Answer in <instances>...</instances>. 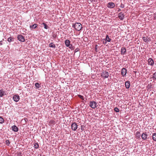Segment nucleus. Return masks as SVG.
I'll use <instances>...</instances> for the list:
<instances>
[{"label": "nucleus", "instance_id": "obj_35", "mask_svg": "<svg viewBox=\"0 0 156 156\" xmlns=\"http://www.w3.org/2000/svg\"><path fill=\"white\" fill-rule=\"evenodd\" d=\"M88 0L90 2V3H91L93 1L95 2H96L97 0Z\"/></svg>", "mask_w": 156, "mask_h": 156}, {"label": "nucleus", "instance_id": "obj_7", "mask_svg": "<svg viewBox=\"0 0 156 156\" xmlns=\"http://www.w3.org/2000/svg\"><path fill=\"white\" fill-rule=\"evenodd\" d=\"M127 73V70L125 68H123L122 69L121 74L122 75L124 76H126Z\"/></svg>", "mask_w": 156, "mask_h": 156}, {"label": "nucleus", "instance_id": "obj_14", "mask_svg": "<svg viewBox=\"0 0 156 156\" xmlns=\"http://www.w3.org/2000/svg\"><path fill=\"white\" fill-rule=\"evenodd\" d=\"M125 87L126 89H129L130 86V83L129 81H127L125 82Z\"/></svg>", "mask_w": 156, "mask_h": 156}, {"label": "nucleus", "instance_id": "obj_21", "mask_svg": "<svg viewBox=\"0 0 156 156\" xmlns=\"http://www.w3.org/2000/svg\"><path fill=\"white\" fill-rule=\"evenodd\" d=\"M142 38L143 41L147 43L149 42V41L147 37H143Z\"/></svg>", "mask_w": 156, "mask_h": 156}, {"label": "nucleus", "instance_id": "obj_28", "mask_svg": "<svg viewBox=\"0 0 156 156\" xmlns=\"http://www.w3.org/2000/svg\"><path fill=\"white\" fill-rule=\"evenodd\" d=\"M4 122V119L1 116H0V123L2 124Z\"/></svg>", "mask_w": 156, "mask_h": 156}, {"label": "nucleus", "instance_id": "obj_19", "mask_svg": "<svg viewBox=\"0 0 156 156\" xmlns=\"http://www.w3.org/2000/svg\"><path fill=\"white\" fill-rule=\"evenodd\" d=\"M49 47L53 48H55L56 47L55 45L53 43V42H51L49 44Z\"/></svg>", "mask_w": 156, "mask_h": 156}, {"label": "nucleus", "instance_id": "obj_38", "mask_svg": "<svg viewBox=\"0 0 156 156\" xmlns=\"http://www.w3.org/2000/svg\"><path fill=\"white\" fill-rule=\"evenodd\" d=\"M107 41H105V42H104V41H103V43L104 44H106L107 43Z\"/></svg>", "mask_w": 156, "mask_h": 156}, {"label": "nucleus", "instance_id": "obj_23", "mask_svg": "<svg viewBox=\"0 0 156 156\" xmlns=\"http://www.w3.org/2000/svg\"><path fill=\"white\" fill-rule=\"evenodd\" d=\"M152 139L156 141V133H154L153 134Z\"/></svg>", "mask_w": 156, "mask_h": 156}, {"label": "nucleus", "instance_id": "obj_34", "mask_svg": "<svg viewBox=\"0 0 156 156\" xmlns=\"http://www.w3.org/2000/svg\"><path fill=\"white\" fill-rule=\"evenodd\" d=\"M98 45H96L95 47V51L97 52L98 51Z\"/></svg>", "mask_w": 156, "mask_h": 156}, {"label": "nucleus", "instance_id": "obj_15", "mask_svg": "<svg viewBox=\"0 0 156 156\" xmlns=\"http://www.w3.org/2000/svg\"><path fill=\"white\" fill-rule=\"evenodd\" d=\"M70 41L69 40H66L65 41V44L67 47H69L70 45Z\"/></svg>", "mask_w": 156, "mask_h": 156}, {"label": "nucleus", "instance_id": "obj_30", "mask_svg": "<svg viewBox=\"0 0 156 156\" xmlns=\"http://www.w3.org/2000/svg\"><path fill=\"white\" fill-rule=\"evenodd\" d=\"M78 97L80 98L81 99H82L83 101H84V98H83V96L81 95H78Z\"/></svg>", "mask_w": 156, "mask_h": 156}, {"label": "nucleus", "instance_id": "obj_39", "mask_svg": "<svg viewBox=\"0 0 156 156\" xmlns=\"http://www.w3.org/2000/svg\"><path fill=\"white\" fill-rule=\"evenodd\" d=\"M2 41H0V45H2Z\"/></svg>", "mask_w": 156, "mask_h": 156}, {"label": "nucleus", "instance_id": "obj_25", "mask_svg": "<svg viewBox=\"0 0 156 156\" xmlns=\"http://www.w3.org/2000/svg\"><path fill=\"white\" fill-rule=\"evenodd\" d=\"M42 25H43L44 26V27L45 29H47L48 28V27L47 26V25L44 23H43L42 24Z\"/></svg>", "mask_w": 156, "mask_h": 156}, {"label": "nucleus", "instance_id": "obj_16", "mask_svg": "<svg viewBox=\"0 0 156 156\" xmlns=\"http://www.w3.org/2000/svg\"><path fill=\"white\" fill-rule=\"evenodd\" d=\"M37 26V24L36 23H35L33 25H30V28L32 29H34L36 28Z\"/></svg>", "mask_w": 156, "mask_h": 156}, {"label": "nucleus", "instance_id": "obj_9", "mask_svg": "<svg viewBox=\"0 0 156 156\" xmlns=\"http://www.w3.org/2000/svg\"><path fill=\"white\" fill-rule=\"evenodd\" d=\"M115 6V4L113 2H109L108 3L107 5V7L109 8H113Z\"/></svg>", "mask_w": 156, "mask_h": 156}, {"label": "nucleus", "instance_id": "obj_2", "mask_svg": "<svg viewBox=\"0 0 156 156\" xmlns=\"http://www.w3.org/2000/svg\"><path fill=\"white\" fill-rule=\"evenodd\" d=\"M89 106L92 108H95L98 106L97 103L94 101H91L90 102Z\"/></svg>", "mask_w": 156, "mask_h": 156}, {"label": "nucleus", "instance_id": "obj_32", "mask_svg": "<svg viewBox=\"0 0 156 156\" xmlns=\"http://www.w3.org/2000/svg\"><path fill=\"white\" fill-rule=\"evenodd\" d=\"M114 110L116 112H119V109L117 107L115 108Z\"/></svg>", "mask_w": 156, "mask_h": 156}, {"label": "nucleus", "instance_id": "obj_18", "mask_svg": "<svg viewBox=\"0 0 156 156\" xmlns=\"http://www.w3.org/2000/svg\"><path fill=\"white\" fill-rule=\"evenodd\" d=\"M103 40L108 42H110L111 40V39L109 37L108 35H106L105 38L103 39Z\"/></svg>", "mask_w": 156, "mask_h": 156}, {"label": "nucleus", "instance_id": "obj_36", "mask_svg": "<svg viewBox=\"0 0 156 156\" xmlns=\"http://www.w3.org/2000/svg\"><path fill=\"white\" fill-rule=\"evenodd\" d=\"M120 7L122 8H124V5H122V4H121L120 6Z\"/></svg>", "mask_w": 156, "mask_h": 156}, {"label": "nucleus", "instance_id": "obj_4", "mask_svg": "<svg viewBox=\"0 0 156 156\" xmlns=\"http://www.w3.org/2000/svg\"><path fill=\"white\" fill-rule=\"evenodd\" d=\"M101 76L105 78H107L109 76L108 73L107 71H103L101 73Z\"/></svg>", "mask_w": 156, "mask_h": 156}, {"label": "nucleus", "instance_id": "obj_12", "mask_svg": "<svg viewBox=\"0 0 156 156\" xmlns=\"http://www.w3.org/2000/svg\"><path fill=\"white\" fill-rule=\"evenodd\" d=\"M12 130L15 132H17L18 131V128L15 125L13 126H12Z\"/></svg>", "mask_w": 156, "mask_h": 156}, {"label": "nucleus", "instance_id": "obj_37", "mask_svg": "<svg viewBox=\"0 0 156 156\" xmlns=\"http://www.w3.org/2000/svg\"><path fill=\"white\" fill-rule=\"evenodd\" d=\"M79 50V49L77 48H76L74 51L75 52H76L78 51Z\"/></svg>", "mask_w": 156, "mask_h": 156}, {"label": "nucleus", "instance_id": "obj_6", "mask_svg": "<svg viewBox=\"0 0 156 156\" xmlns=\"http://www.w3.org/2000/svg\"><path fill=\"white\" fill-rule=\"evenodd\" d=\"M13 99L15 101L18 102L19 100L20 96L17 94L13 96Z\"/></svg>", "mask_w": 156, "mask_h": 156}, {"label": "nucleus", "instance_id": "obj_41", "mask_svg": "<svg viewBox=\"0 0 156 156\" xmlns=\"http://www.w3.org/2000/svg\"><path fill=\"white\" fill-rule=\"evenodd\" d=\"M40 156H41V155H40Z\"/></svg>", "mask_w": 156, "mask_h": 156}, {"label": "nucleus", "instance_id": "obj_3", "mask_svg": "<svg viewBox=\"0 0 156 156\" xmlns=\"http://www.w3.org/2000/svg\"><path fill=\"white\" fill-rule=\"evenodd\" d=\"M78 127L77 123L75 122H74L72 123L71 125L72 129L73 131H76Z\"/></svg>", "mask_w": 156, "mask_h": 156}, {"label": "nucleus", "instance_id": "obj_20", "mask_svg": "<svg viewBox=\"0 0 156 156\" xmlns=\"http://www.w3.org/2000/svg\"><path fill=\"white\" fill-rule=\"evenodd\" d=\"M35 85L37 88H40L41 87V84H39L38 83H35Z\"/></svg>", "mask_w": 156, "mask_h": 156}, {"label": "nucleus", "instance_id": "obj_40", "mask_svg": "<svg viewBox=\"0 0 156 156\" xmlns=\"http://www.w3.org/2000/svg\"><path fill=\"white\" fill-rule=\"evenodd\" d=\"M121 10V9H118V12H120Z\"/></svg>", "mask_w": 156, "mask_h": 156}, {"label": "nucleus", "instance_id": "obj_10", "mask_svg": "<svg viewBox=\"0 0 156 156\" xmlns=\"http://www.w3.org/2000/svg\"><path fill=\"white\" fill-rule=\"evenodd\" d=\"M148 62L149 65H150L151 66H153L154 65V61L151 58H149L148 59Z\"/></svg>", "mask_w": 156, "mask_h": 156}, {"label": "nucleus", "instance_id": "obj_29", "mask_svg": "<svg viewBox=\"0 0 156 156\" xmlns=\"http://www.w3.org/2000/svg\"><path fill=\"white\" fill-rule=\"evenodd\" d=\"M5 143L7 145L9 146V145L10 142L9 140H7L5 141Z\"/></svg>", "mask_w": 156, "mask_h": 156}, {"label": "nucleus", "instance_id": "obj_31", "mask_svg": "<svg viewBox=\"0 0 156 156\" xmlns=\"http://www.w3.org/2000/svg\"><path fill=\"white\" fill-rule=\"evenodd\" d=\"M57 35L56 34H53L52 35V37L54 38H55L57 37Z\"/></svg>", "mask_w": 156, "mask_h": 156}, {"label": "nucleus", "instance_id": "obj_26", "mask_svg": "<svg viewBox=\"0 0 156 156\" xmlns=\"http://www.w3.org/2000/svg\"><path fill=\"white\" fill-rule=\"evenodd\" d=\"M152 78L153 80H156V72L153 74Z\"/></svg>", "mask_w": 156, "mask_h": 156}, {"label": "nucleus", "instance_id": "obj_13", "mask_svg": "<svg viewBox=\"0 0 156 156\" xmlns=\"http://www.w3.org/2000/svg\"><path fill=\"white\" fill-rule=\"evenodd\" d=\"M126 52V49L124 47H122L121 48V55H124Z\"/></svg>", "mask_w": 156, "mask_h": 156}, {"label": "nucleus", "instance_id": "obj_24", "mask_svg": "<svg viewBox=\"0 0 156 156\" xmlns=\"http://www.w3.org/2000/svg\"><path fill=\"white\" fill-rule=\"evenodd\" d=\"M7 41L9 42H10L12 41H13L14 39L12 37H10L8 39Z\"/></svg>", "mask_w": 156, "mask_h": 156}, {"label": "nucleus", "instance_id": "obj_8", "mask_svg": "<svg viewBox=\"0 0 156 156\" xmlns=\"http://www.w3.org/2000/svg\"><path fill=\"white\" fill-rule=\"evenodd\" d=\"M124 17L123 13L122 12L119 13L118 14V17L121 20H123Z\"/></svg>", "mask_w": 156, "mask_h": 156}, {"label": "nucleus", "instance_id": "obj_17", "mask_svg": "<svg viewBox=\"0 0 156 156\" xmlns=\"http://www.w3.org/2000/svg\"><path fill=\"white\" fill-rule=\"evenodd\" d=\"M5 94V91L2 89L0 90V97H2Z\"/></svg>", "mask_w": 156, "mask_h": 156}, {"label": "nucleus", "instance_id": "obj_22", "mask_svg": "<svg viewBox=\"0 0 156 156\" xmlns=\"http://www.w3.org/2000/svg\"><path fill=\"white\" fill-rule=\"evenodd\" d=\"M140 131H138L136 133V136L138 138H140V136H141Z\"/></svg>", "mask_w": 156, "mask_h": 156}, {"label": "nucleus", "instance_id": "obj_1", "mask_svg": "<svg viewBox=\"0 0 156 156\" xmlns=\"http://www.w3.org/2000/svg\"><path fill=\"white\" fill-rule=\"evenodd\" d=\"M72 27L74 28L76 30H80L82 28L81 24L79 23H76L75 24L73 25Z\"/></svg>", "mask_w": 156, "mask_h": 156}, {"label": "nucleus", "instance_id": "obj_33", "mask_svg": "<svg viewBox=\"0 0 156 156\" xmlns=\"http://www.w3.org/2000/svg\"><path fill=\"white\" fill-rule=\"evenodd\" d=\"M70 46H69V48L71 50H73L74 49V47L73 46L72 44H70Z\"/></svg>", "mask_w": 156, "mask_h": 156}, {"label": "nucleus", "instance_id": "obj_11", "mask_svg": "<svg viewBox=\"0 0 156 156\" xmlns=\"http://www.w3.org/2000/svg\"><path fill=\"white\" fill-rule=\"evenodd\" d=\"M141 136L142 139L146 140L147 138V135L146 133H143L142 134Z\"/></svg>", "mask_w": 156, "mask_h": 156}, {"label": "nucleus", "instance_id": "obj_5", "mask_svg": "<svg viewBox=\"0 0 156 156\" xmlns=\"http://www.w3.org/2000/svg\"><path fill=\"white\" fill-rule=\"evenodd\" d=\"M17 38L18 40L22 42H24L25 40L24 37L21 34L19 35L18 36Z\"/></svg>", "mask_w": 156, "mask_h": 156}, {"label": "nucleus", "instance_id": "obj_27", "mask_svg": "<svg viewBox=\"0 0 156 156\" xmlns=\"http://www.w3.org/2000/svg\"><path fill=\"white\" fill-rule=\"evenodd\" d=\"M34 147L36 149H37L39 147V145L37 143H34Z\"/></svg>", "mask_w": 156, "mask_h": 156}]
</instances>
